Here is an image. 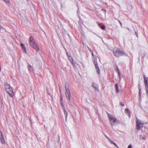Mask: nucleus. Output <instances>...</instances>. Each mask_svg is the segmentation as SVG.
Here are the masks:
<instances>
[{
  "label": "nucleus",
  "mask_w": 148,
  "mask_h": 148,
  "mask_svg": "<svg viewBox=\"0 0 148 148\" xmlns=\"http://www.w3.org/2000/svg\"><path fill=\"white\" fill-rule=\"evenodd\" d=\"M113 53L114 55L116 57H119L125 54V53L121 49L117 48L114 49Z\"/></svg>",
  "instance_id": "nucleus-1"
},
{
  "label": "nucleus",
  "mask_w": 148,
  "mask_h": 148,
  "mask_svg": "<svg viewBox=\"0 0 148 148\" xmlns=\"http://www.w3.org/2000/svg\"><path fill=\"white\" fill-rule=\"evenodd\" d=\"M29 43L30 45L36 51H39V48L36 43L33 37L31 36L29 37Z\"/></svg>",
  "instance_id": "nucleus-2"
},
{
  "label": "nucleus",
  "mask_w": 148,
  "mask_h": 148,
  "mask_svg": "<svg viewBox=\"0 0 148 148\" xmlns=\"http://www.w3.org/2000/svg\"><path fill=\"white\" fill-rule=\"evenodd\" d=\"M5 91L11 97L14 96V94L13 90L12 88L8 83L5 84L4 86Z\"/></svg>",
  "instance_id": "nucleus-3"
},
{
  "label": "nucleus",
  "mask_w": 148,
  "mask_h": 148,
  "mask_svg": "<svg viewBox=\"0 0 148 148\" xmlns=\"http://www.w3.org/2000/svg\"><path fill=\"white\" fill-rule=\"evenodd\" d=\"M136 123L137 129L140 130L142 128L144 123L138 120V119L137 118L136 121Z\"/></svg>",
  "instance_id": "nucleus-4"
},
{
  "label": "nucleus",
  "mask_w": 148,
  "mask_h": 148,
  "mask_svg": "<svg viewBox=\"0 0 148 148\" xmlns=\"http://www.w3.org/2000/svg\"><path fill=\"white\" fill-rule=\"evenodd\" d=\"M108 117L111 125H114L116 121V118L114 117L112 114H109L108 115Z\"/></svg>",
  "instance_id": "nucleus-5"
},
{
  "label": "nucleus",
  "mask_w": 148,
  "mask_h": 148,
  "mask_svg": "<svg viewBox=\"0 0 148 148\" xmlns=\"http://www.w3.org/2000/svg\"><path fill=\"white\" fill-rule=\"evenodd\" d=\"M144 83L145 85V88L147 92L148 93V78L145 75L144 76Z\"/></svg>",
  "instance_id": "nucleus-6"
},
{
  "label": "nucleus",
  "mask_w": 148,
  "mask_h": 148,
  "mask_svg": "<svg viewBox=\"0 0 148 148\" xmlns=\"http://www.w3.org/2000/svg\"><path fill=\"white\" fill-rule=\"evenodd\" d=\"M65 95L66 97L69 100L70 99V93L69 90V89H67L66 86H65Z\"/></svg>",
  "instance_id": "nucleus-7"
},
{
  "label": "nucleus",
  "mask_w": 148,
  "mask_h": 148,
  "mask_svg": "<svg viewBox=\"0 0 148 148\" xmlns=\"http://www.w3.org/2000/svg\"><path fill=\"white\" fill-rule=\"evenodd\" d=\"M0 140L1 143L2 144H5V141L2 132L0 131Z\"/></svg>",
  "instance_id": "nucleus-8"
},
{
  "label": "nucleus",
  "mask_w": 148,
  "mask_h": 148,
  "mask_svg": "<svg viewBox=\"0 0 148 148\" xmlns=\"http://www.w3.org/2000/svg\"><path fill=\"white\" fill-rule=\"evenodd\" d=\"M21 46L23 52L25 53H26L27 51L26 50V48L25 45L22 43H21Z\"/></svg>",
  "instance_id": "nucleus-9"
},
{
  "label": "nucleus",
  "mask_w": 148,
  "mask_h": 148,
  "mask_svg": "<svg viewBox=\"0 0 148 148\" xmlns=\"http://www.w3.org/2000/svg\"><path fill=\"white\" fill-rule=\"evenodd\" d=\"M92 61L95 66H97V59L96 56L93 57Z\"/></svg>",
  "instance_id": "nucleus-10"
},
{
  "label": "nucleus",
  "mask_w": 148,
  "mask_h": 148,
  "mask_svg": "<svg viewBox=\"0 0 148 148\" xmlns=\"http://www.w3.org/2000/svg\"><path fill=\"white\" fill-rule=\"evenodd\" d=\"M106 137L110 141V143L111 144H113L114 145V146L115 147H118L117 145H116V144L113 141L111 140L108 137H107V136H106Z\"/></svg>",
  "instance_id": "nucleus-11"
},
{
  "label": "nucleus",
  "mask_w": 148,
  "mask_h": 148,
  "mask_svg": "<svg viewBox=\"0 0 148 148\" xmlns=\"http://www.w3.org/2000/svg\"><path fill=\"white\" fill-rule=\"evenodd\" d=\"M106 137L110 141V143L111 144H113L114 145V146L115 147H118L117 145H116V144L113 141L111 140L108 137H107V136H106Z\"/></svg>",
  "instance_id": "nucleus-12"
},
{
  "label": "nucleus",
  "mask_w": 148,
  "mask_h": 148,
  "mask_svg": "<svg viewBox=\"0 0 148 148\" xmlns=\"http://www.w3.org/2000/svg\"><path fill=\"white\" fill-rule=\"evenodd\" d=\"M70 62L74 66L75 65L76 63L74 62V60L72 57H71V59L69 60Z\"/></svg>",
  "instance_id": "nucleus-13"
},
{
  "label": "nucleus",
  "mask_w": 148,
  "mask_h": 148,
  "mask_svg": "<svg viewBox=\"0 0 148 148\" xmlns=\"http://www.w3.org/2000/svg\"><path fill=\"white\" fill-rule=\"evenodd\" d=\"M125 111L126 112H127L128 113V115L129 117H130L131 115L130 110L126 108L125 110Z\"/></svg>",
  "instance_id": "nucleus-14"
},
{
  "label": "nucleus",
  "mask_w": 148,
  "mask_h": 148,
  "mask_svg": "<svg viewBox=\"0 0 148 148\" xmlns=\"http://www.w3.org/2000/svg\"><path fill=\"white\" fill-rule=\"evenodd\" d=\"M96 68V69L97 71V72L99 74L100 73V70L99 69L98 66L97 64V66H95Z\"/></svg>",
  "instance_id": "nucleus-15"
},
{
  "label": "nucleus",
  "mask_w": 148,
  "mask_h": 148,
  "mask_svg": "<svg viewBox=\"0 0 148 148\" xmlns=\"http://www.w3.org/2000/svg\"><path fill=\"white\" fill-rule=\"evenodd\" d=\"M115 87L116 91L117 92H119V89H118V86L117 84H116L115 85Z\"/></svg>",
  "instance_id": "nucleus-16"
},
{
  "label": "nucleus",
  "mask_w": 148,
  "mask_h": 148,
  "mask_svg": "<svg viewBox=\"0 0 148 148\" xmlns=\"http://www.w3.org/2000/svg\"><path fill=\"white\" fill-rule=\"evenodd\" d=\"M64 113L66 117V119L68 116V113L64 109Z\"/></svg>",
  "instance_id": "nucleus-17"
},
{
  "label": "nucleus",
  "mask_w": 148,
  "mask_h": 148,
  "mask_svg": "<svg viewBox=\"0 0 148 148\" xmlns=\"http://www.w3.org/2000/svg\"><path fill=\"white\" fill-rule=\"evenodd\" d=\"M4 2L7 4H10V3L9 0H3Z\"/></svg>",
  "instance_id": "nucleus-18"
},
{
  "label": "nucleus",
  "mask_w": 148,
  "mask_h": 148,
  "mask_svg": "<svg viewBox=\"0 0 148 148\" xmlns=\"http://www.w3.org/2000/svg\"><path fill=\"white\" fill-rule=\"evenodd\" d=\"M100 28H101V29H102V30H104L105 29H106V28L104 26H101L100 27Z\"/></svg>",
  "instance_id": "nucleus-19"
},
{
  "label": "nucleus",
  "mask_w": 148,
  "mask_h": 148,
  "mask_svg": "<svg viewBox=\"0 0 148 148\" xmlns=\"http://www.w3.org/2000/svg\"><path fill=\"white\" fill-rule=\"evenodd\" d=\"M118 76H119V78L120 79L121 73L120 72V71H119L118 73Z\"/></svg>",
  "instance_id": "nucleus-20"
},
{
  "label": "nucleus",
  "mask_w": 148,
  "mask_h": 148,
  "mask_svg": "<svg viewBox=\"0 0 148 148\" xmlns=\"http://www.w3.org/2000/svg\"><path fill=\"white\" fill-rule=\"evenodd\" d=\"M32 68V67L30 65H29L28 68L29 70H31V69Z\"/></svg>",
  "instance_id": "nucleus-21"
},
{
  "label": "nucleus",
  "mask_w": 148,
  "mask_h": 148,
  "mask_svg": "<svg viewBox=\"0 0 148 148\" xmlns=\"http://www.w3.org/2000/svg\"><path fill=\"white\" fill-rule=\"evenodd\" d=\"M67 56L68 57V59L69 60L71 59V57H72L71 56H68V55H67Z\"/></svg>",
  "instance_id": "nucleus-22"
},
{
  "label": "nucleus",
  "mask_w": 148,
  "mask_h": 148,
  "mask_svg": "<svg viewBox=\"0 0 148 148\" xmlns=\"http://www.w3.org/2000/svg\"><path fill=\"white\" fill-rule=\"evenodd\" d=\"M127 148H132V145H130L128 146V147Z\"/></svg>",
  "instance_id": "nucleus-23"
},
{
  "label": "nucleus",
  "mask_w": 148,
  "mask_h": 148,
  "mask_svg": "<svg viewBox=\"0 0 148 148\" xmlns=\"http://www.w3.org/2000/svg\"><path fill=\"white\" fill-rule=\"evenodd\" d=\"M91 54H92V56L93 57H94L96 56H95L94 55V54H93V52H92V53Z\"/></svg>",
  "instance_id": "nucleus-24"
},
{
  "label": "nucleus",
  "mask_w": 148,
  "mask_h": 148,
  "mask_svg": "<svg viewBox=\"0 0 148 148\" xmlns=\"http://www.w3.org/2000/svg\"><path fill=\"white\" fill-rule=\"evenodd\" d=\"M142 139H143V140H145V139H146V137H143L142 138Z\"/></svg>",
  "instance_id": "nucleus-25"
},
{
  "label": "nucleus",
  "mask_w": 148,
  "mask_h": 148,
  "mask_svg": "<svg viewBox=\"0 0 148 148\" xmlns=\"http://www.w3.org/2000/svg\"><path fill=\"white\" fill-rule=\"evenodd\" d=\"M121 105L122 106H124V104H123L122 103H121Z\"/></svg>",
  "instance_id": "nucleus-26"
},
{
  "label": "nucleus",
  "mask_w": 148,
  "mask_h": 148,
  "mask_svg": "<svg viewBox=\"0 0 148 148\" xmlns=\"http://www.w3.org/2000/svg\"><path fill=\"white\" fill-rule=\"evenodd\" d=\"M62 101H63L62 98V97H61V99H60L61 102Z\"/></svg>",
  "instance_id": "nucleus-27"
},
{
  "label": "nucleus",
  "mask_w": 148,
  "mask_h": 148,
  "mask_svg": "<svg viewBox=\"0 0 148 148\" xmlns=\"http://www.w3.org/2000/svg\"><path fill=\"white\" fill-rule=\"evenodd\" d=\"M90 53H92V52H93V51L92 50H91V49H90Z\"/></svg>",
  "instance_id": "nucleus-28"
},
{
  "label": "nucleus",
  "mask_w": 148,
  "mask_h": 148,
  "mask_svg": "<svg viewBox=\"0 0 148 148\" xmlns=\"http://www.w3.org/2000/svg\"><path fill=\"white\" fill-rule=\"evenodd\" d=\"M117 71H118H118H119V69H117Z\"/></svg>",
  "instance_id": "nucleus-29"
},
{
  "label": "nucleus",
  "mask_w": 148,
  "mask_h": 148,
  "mask_svg": "<svg viewBox=\"0 0 148 148\" xmlns=\"http://www.w3.org/2000/svg\"><path fill=\"white\" fill-rule=\"evenodd\" d=\"M120 22V24H121V25H122L121 23L120 22Z\"/></svg>",
  "instance_id": "nucleus-30"
},
{
  "label": "nucleus",
  "mask_w": 148,
  "mask_h": 148,
  "mask_svg": "<svg viewBox=\"0 0 148 148\" xmlns=\"http://www.w3.org/2000/svg\"><path fill=\"white\" fill-rule=\"evenodd\" d=\"M61 105H62V103L61 102Z\"/></svg>",
  "instance_id": "nucleus-31"
}]
</instances>
